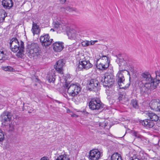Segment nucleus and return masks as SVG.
I'll return each mask as SVG.
<instances>
[{
	"label": "nucleus",
	"instance_id": "nucleus-1",
	"mask_svg": "<svg viewBox=\"0 0 160 160\" xmlns=\"http://www.w3.org/2000/svg\"><path fill=\"white\" fill-rule=\"evenodd\" d=\"M155 73V78H152L148 72L145 71L140 74L138 84L141 94H145L149 90H153L157 88L160 82V72L158 71Z\"/></svg>",
	"mask_w": 160,
	"mask_h": 160
},
{
	"label": "nucleus",
	"instance_id": "nucleus-2",
	"mask_svg": "<svg viewBox=\"0 0 160 160\" xmlns=\"http://www.w3.org/2000/svg\"><path fill=\"white\" fill-rule=\"evenodd\" d=\"M67 77L68 78H66V77L65 78V76H64L63 78H64V81L65 83L64 87L65 88L68 89L67 92L69 95L74 97L80 91L81 88L78 85L73 84H71L69 86L70 83H68L69 82L68 79H70L69 75H67Z\"/></svg>",
	"mask_w": 160,
	"mask_h": 160
},
{
	"label": "nucleus",
	"instance_id": "nucleus-3",
	"mask_svg": "<svg viewBox=\"0 0 160 160\" xmlns=\"http://www.w3.org/2000/svg\"><path fill=\"white\" fill-rule=\"evenodd\" d=\"M77 58L79 62L78 64V68L79 70H87L92 67V64L90 62L87 56L80 54L78 55Z\"/></svg>",
	"mask_w": 160,
	"mask_h": 160
},
{
	"label": "nucleus",
	"instance_id": "nucleus-4",
	"mask_svg": "<svg viewBox=\"0 0 160 160\" xmlns=\"http://www.w3.org/2000/svg\"><path fill=\"white\" fill-rule=\"evenodd\" d=\"M27 51L28 56L33 59H37L41 57V51L37 43H32L29 45Z\"/></svg>",
	"mask_w": 160,
	"mask_h": 160
},
{
	"label": "nucleus",
	"instance_id": "nucleus-5",
	"mask_svg": "<svg viewBox=\"0 0 160 160\" xmlns=\"http://www.w3.org/2000/svg\"><path fill=\"white\" fill-rule=\"evenodd\" d=\"M100 81L103 86L110 87L114 84V76L111 73H105L101 76Z\"/></svg>",
	"mask_w": 160,
	"mask_h": 160
},
{
	"label": "nucleus",
	"instance_id": "nucleus-6",
	"mask_svg": "<svg viewBox=\"0 0 160 160\" xmlns=\"http://www.w3.org/2000/svg\"><path fill=\"white\" fill-rule=\"evenodd\" d=\"M96 67L98 69L104 70L109 67L110 63L109 58L106 56H102L99 59L97 60Z\"/></svg>",
	"mask_w": 160,
	"mask_h": 160
},
{
	"label": "nucleus",
	"instance_id": "nucleus-7",
	"mask_svg": "<svg viewBox=\"0 0 160 160\" xmlns=\"http://www.w3.org/2000/svg\"><path fill=\"white\" fill-rule=\"evenodd\" d=\"M89 108L92 110L99 111L103 108L102 103L98 99H92L89 103Z\"/></svg>",
	"mask_w": 160,
	"mask_h": 160
},
{
	"label": "nucleus",
	"instance_id": "nucleus-8",
	"mask_svg": "<svg viewBox=\"0 0 160 160\" xmlns=\"http://www.w3.org/2000/svg\"><path fill=\"white\" fill-rule=\"evenodd\" d=\"M10 48L11 50L14 52H16L19 50L16 55L18 58H22L24 55L23 50L24 49L23 42L20 41V44H18V45H16L14 47H11Z\"/></svg>",
	"mask_w": 160,
	"mask_h": 160
},
{
	"label": "nucleus",
	"instance_id": "nucleus-9",
	"mask_svg": "<svg viewBox=\"0 0 160 160\" xmlns=\"http://www.w3.org/2000/svg\"><path fill=\"white\" fill-rule=\"evenodd\" d=\"M122 73L121 71H118L116 76L117 80L120 88H125L127 87Z\"/></svg>",
	"mask_w": 160,
	"mask_h": 160
},
{
	"label": "nucleus",
	"instance_id": "nucleus-10",
	"mask_svg": "<svg viewBox=\"0 0 160 160\" xmlns=\"http://www.w3.org/2000/svg\"><path fill=\"white\" fill-rule=\"evenodd\" d=\"M12 117V115L10 112L5 111L1 115L0 118L2 122L6 124L11 120Z\"/></svg>",
	"mask_w": 160,
	"mask_h": 160
},
{
	"label": "nucleus",
	"instance_id": "nucleus-11",
	"mask_svg": "<svg viewBox=\"0 0 160 160\" xmlns=\"http://www.w3.org/2000/svg\"><path fill=\"white\" fill-rule=\"evenodd\" d=\"M40 40L43 46L47 47L50 45L52 42V39L50 38L48 34L40 37Z\"/></svg>",
	"mask_w": 160,
	"mask_h": 160
},
{
	"label": "nucleus",
	"instance_id": "nucleus-12",
	"mask_svg": "<svg viewBox=\"0 0 160 160\" xmlns=\"http://www.w3.org/2000/svg\"><path fill=\"white\" fill-rule=\"evenodd\" d=\"M100 156V152L97 149L90 150L89 152V158L91 160H98Z\"/></svg>",
	"mask_w": 160,
	"mask_h": 160
},
{
	"label": "nucleus",
	"instance_id": "nucleus-13",
	"mask_svg": "<svg viewBox=\"0 0 160 160\" xmlns=\"http://www.w3.org/2000/svg\"><path fill=\"white\" fill-rule=\"evenodd\" d=\"M53 25L55 29L58 32H60L65 28V25L64 23L62 22L56 21L53 23Z\"/></svg>",
	"mask_w": 160,
	"mask_h": 160
},
{
	"label": "nucleus",
	"instance_id": "nucleus-14",
	"mask_svg": "<svg viewBox=\"0 0 160 160\" xmlns=\"http://www.w3.org/2000/svg\"><path fill=\"white\" fill-rule=\"evenodd\" d=\"M118 61L119 62L118 64L119 66V71H121V72H123L124 71H126L128 72V73H129V72L126 70L127 66L126 62L123 59H119Z\"/></svg>",
	"mask_w": 160,
	"mask_h": 160
},
{
	"label": "nucleus",
	"instance_id": "nucleus-15",
	"mask_svg": "<svg viewBox=\"0 0 160 160\" xmlns=\"http://www.w3.org/2000/svg\"><path fill=\"white\" fill-rule=\"evenodd\" d=\"M141 124L147 128H151L154 125L153 122L149 119H146L140 122Z\"/></svg>",
	"mask_w": 160,
	"mask_h": 160
},
{
	"label": "nucleus",
	"instance_id": "nucleus-16",
	"mask_svg": "<svg viewBox=\"0 0 160 160\" xmlns=\"http://www.w3.org/2000/svg\"><path fill=\"white\" fill-rule=\"evenodd\" d=\"M64 60L61 59L58 60L55 66L56 70L60 73H61L62 70V68L64 65Z\"/></svg>",
	"mask_w": 160,
	"mask_h": 160
},
{
	"label": "nucleus",
	"instance_id": "nucleus-17",
	"mask_svg": "<svg viewBox=\"0 0 160 160\" xmlns=\"http://www.w3.org/2000/svg\"><path fill=\"white\" fill-rule=\"evenodd\" d=\"M88 86L90 89H94L98 86L99 83L95 79H91L88 82Z\"/></svg>",
	"mask_w": 160,
	"mask_h": 160
},
{
	"label": "nucleus",
	"instance_id": "nucleus-18",
	"mask_svg": "<svg viewBox=\"0 0 160 160\" xmlns=\"http://www.w3.org/2000/svg\"><path fill=\"white\" fill-rule=\"evenodd\" d=\"M64 46L62 42H56L53 44V49L56 52H60L63 48Z\"/></svg>",
	"mask_w": 160,
	"mask_h": 160
},
{
	"label": "nucleus",
	"instance_id": "nucleus-19",
	"mask_svg": "<svg viewBox=\"0 0 160 160\" xmlns=\"http://www.w3.org/2000/svg\"><path fill=\"white\" fill-rule=\"evenodd\" d=\"M2 4L4 8L8 9H10L13 5L12 0H2Z\"/></svg>",
	"mask_w": 160,
	"mask_h": 160
},
{
	"label": "nucleus",
	"instance_id": "nucleus-20",
	"mask_svg": "<svg viewBox=\"0 0 160 160\" xmlns=\"http://www.w3.org/2000/svg\"><path fill=\"white\" fill-rule=\"evenodd\" d=\"M159 102L156 100H152L149 103V106L152 110L158 111Z\"/></svg>",
	"mask_w": 160,
	"mask_h": 160
},
{
	"label": "nucleus",
	"instance_id": "nucleus-21",
	"mask_svg": "<svg viewBox=\"0 0 160 160\" xmlns=\"http://www.w3.org/2000/svg\"><path fill=\"white\" fill-rule=\"evenodd\" d=\"M31 31L33 35H34L35 34H39L40 30L39 26L36 23L33 22Z\"/></svg>",
	"mask_w": 160,
	"mask_h": 160
},
{
	"label": "nucleus",
	"instance_id": "nucleus-22",
	"mask_svg": "<svg viewBox=\"0 0 160 160\" xmlns=\"http://www.w3.org/2000/svg\"><path fill=\"white\" fill-rule=\"evenodd\" d=\"M67 35L70 39H75L76 38L77 36L76 32L73 29H70L67 32Z\"/></svg>",
	"mask_w": 160,
	"mask_h": 160
},
{
	"label": "nucleus",
	"instance_id": "nucleus-23",
	"mask_svg": "<svg viewBox=\"0 0 160 160\" xmlns=\"http://www.w3.org/2000/svg\"><path fill=\"white\" fill-rule=\"evenodd\" d=\"M147 115L149 118V119L153 122L157 121L158 120V116L155 113L148 112L147 113Z\"/></svg>",
	"mask_w": 160,
	"mask_h": 160
},
{
	"label": "nucleus",
	"instance_id": "nucleus-24",
	"mask_svg": "<svg viewBox=\"0 0 160 160\" xmlns=\"http://www.w3.org/2000/svg\"><path fill=\"white\" fill-rule=\"evenodd\" d=\"M55 75L54 72L52 71L49 72L47 76V79L48 82L50 83L54 82L55 79Z\"/></svg>",
	"mask_w": 160,
	"mask_h": 160
},
{
	"label": "nucleus",
	"instance_id": "nucleus-25",
	"mask_svg": "<svg viewBox=\"0 0 160 160\" xmlns=\"http://www.w3.org/2000/svg\"><path fill=\"white\" fill-rule=\"evenodd\" d=\"M19 42L17 39L16 38H12L10 41L9 42L10 47H14L16 45H18Z\"/></svg>",
	"mask_w": 160,
	"mask_h": 160
},
{
	"label": "nucleus",
	"instance_id": "nucleus-26",
	"mask_svg": "<svg viewBox=\"0 0 160 160\" xmlns=\"http://www.w3.org/2000/svg\"><path fill=\"white\" fill-rule=\"evenodd\" d=\"M111 160H122L121 156L118 153H114L111 156Z\"/></svg>",
	"mask_w": 160,
	"mask_h": 160
},
{
	"label": "nucleus",
	"instance_id": "nucleus-27",
	"mask_svg": "<svg viewBox=\"0 0 160 160\" xmlns=\"http://www.w3.org/2000/svg\"><path fill=\"white\" fill-rule=\"evenodd\" d=\"M56 160H70L68 155L66 154L61 155L58 157Z\"/></svg>",
	"mask_w": 160,
	"mask_h": 160
},
{
	"label": "nucleus",
	"instance_id": "nucleus-28",
	"mask_svg": "<svg viewBox=\"0 0 160 160\" xmlns=\"http://www.w3.org/2000/svg\"><path fill=\"white\" fill-rule=\"evenodd\" d=\"M7 16V14L4 10L0 11V22H3L5 18Z\"/></svg>",
	"mask_w": 160,
	"mask_h": 160
},
{
	"label": "nucleus",
	"instance_id": "nucleus-29",
	"mask_svg": "<svg viewBox=\"0 0 160 160\" xmlns=\"http://www.w3.org/2000/svg\"><path fill=\"white\" fill-rule=\"evenodd\" d=\"M1 68L5 71L9 72H13L14 70L13 68L10 66H2Z\"/></svg>",
	"mask_w": 160,
	"mask_h": 160
},
{
	"label": "nucleus",
	"instance_id": "nucleus-30",
	"mask_svg": "<svg viewBox=\"0 0 160 160\" xmlns=\"http://www.w3.org/2000/svg\"><path fill=\"white\" fill-rule=\"evenodd\" d=\"M6 52L4 49H0V60H3L5 58Z\"/></svg>",
	"mask_w": 160,
	"mask_h": 160
},
{
	"label": "nucleus",
	"instance_id": "nucleus-31",
	"mask_svg": "<svg viewBox=\"0 0 160 160\" xmlns=\"http://www.w3.org/2000/svg\"><path fill=\"white\" fill-rule=\"evenodd\" d=\"M61 9H65V10H67L68 11H69V12H72L73 11L74 12H76L77 11V9L76 8L71 7L70 6H68L65 8H62Z\"/></svg>",
	"mask_w": 160,
	"mask_h": 160
},
{
	"label": "nucleus",
	"instance_id": "nucleus-32",
	"mask_svg": "<svg viewBox=\"0 0 160 160\" xmlns=\"http://www.w3.org/2000/svg\"><path fill=\"white\" fill-rule=\"evenodd\" d=\"M131 104L133 107L136 109L138 108V105L137 101L136 100H132L131 101Z\"/></svg>",
	"mask_w": 160,
	"mask_h": 160
},
{
	"label": "nucleus",
	"instance_id": "nucleus-33",
	"mask_svg": "<svg viewBox=\"0 0 160 160\" xmlns=\"http://www.w3.org/2000/svg\"><path fill=\"white\" fill-rule=\"evenodd\" d=\"M133 135L135 137L140 138L141 140L143 141L144 139V138L143 136L140 135L136 132H134L133 133Z\"/></svg>",
	"mask_w": 160,
	"mask_h": 160
},
{
	"label": "nucleus",
	"instance_id": "nucleus-34",
	"mask_svg": "<svg viewBox=\"0 0 160 160\" xmlns=\"http://www.w3.org/2000/svg\"><path fill=\"white\" fill-rule=\"evenodd\" d=\"M4 138V133L0 128V142L3 141Z\"/></svg>",
	"mask_w": 160,
	"mask_h": 160
},
{
	"label": "nucleus",
	"instance_id": "nucleus-35",
	"mask_svg": "<svg viewBox=\"0 0 160 160\" xmlns=\"http://www.w3.org/2000/svg\"><path fill=\"white\" fill-rule=\"evenodd\" d=\"M9 127L10 130L11 131L13 130L15 128L14 123H12V122H11L9 124Z\"/></svg>",
	"mask_w": 160,
	"mask_h": 160
},
{
	"label": "nucleus",
	"instance_id": "nucleus-36",
	"mask_svg": "<svg viewBox=\"0 0 160 160\" xmlns=\"http://www.w3.org/2000/svg\"><path fill=\"white\" fill-rule=\"evenodd\" d=\"M88 41H85L82 42V45L84 47H87L88 46Z\"/></svg>",
	"mask_w": 160,
	"mask_h": 160
},
{
	"label": "nucleus",
	"instance_id": "nucleus-37",
	"mask_svg": "<svg viewBox=\"0 0 160 160\" xmlns=\"http://www.w3.org/2000/svg\"><path fill=\"white\" fill-rule=\"evenodd\" d=\"M97 40L88 41V46L93 45L95 42H97Z\"/></svg>",
	"mask_w": 160,
	"mask_h": 160
},
{
	"label": "nucleus",
	"instance_id": "nucleus-38",
	"mask_svg": "<svg viewBox=\"0 0 160 160\" xmlns=\"http://www.w3.org/2000/svg\"><path fill=\"white\" fill-rule=\"evenodd\" d=\"M66 1V0H59L60 3L62 4H64Z\"/></svg>",
	"mask_w": 160,
	"mask_h": 160
},
{
	"label": "nucleus",
	"instance_id": "nucleus-39",
	"mask_svg": "<svg viewBox=\"0 0 160 160\" xmlns=\"http://www.w3.org/2000/svg\"><path fill=\"white\" fill-rule=\"evenodd\" d=\"M40 160H48V158L46 157H44L42 158Z\"/></svg>",
	"mask_w": 160,
	"mask_h": 160
},
{
	"label": "nucleus",
	"instance_id": "nucleus-40",
	"mask_svg": "<svg viewBox=\"0 0 160 160\" xmlns=\"http://www.w3.org/2000/svg\"><path fill=\"white\" fill-rule=\"evenodd\" d=\"M132 160H142V158H140V159H139L138 158H134V159H133Z\"/></svg>",
	"mask_w": 160,
	"mask_h": 160
},
{
	"label": "nucleus",
	"instance_id": "nucleus-41",
	"mask_svg": "<svg viewBox=\"0 0 160 160\" xmlns=\"http://www.w3.org/2000/svg\"><path fill=\"white\" fill-rule=\"evenodd\" d=\"M159 106H158V108H159L158 109L159 110H158V111H160V101H159Z\"/></svg>",
	"mask_w": 160,
	"mask_h": 160
},
{
	"label": "nucleus",
	"instance_id": "nucleus-42",
	"mask_svg": "<svg viewBox=\"0 0 160 160\" xmlns=\"http://www.w3.org/2000/svg\"><path fill=\"white\" fill-rule=\"evenodd\" d=\"M54 30V29L52 28L50 29V31H52L53 32H54L55 31V30Z\"/></svg>",
	"mask_w": 160,
	"mask_h": 160
},
{
	"label": "nucleus",
	"instance_id": "nucleus-43",
	"mask_svg": "<svg viewBox=\"0 0 160 160\" xmlns=\"http://www.w3.org/2000/svg\"><path fill=\"white\" fill-rule=\"evenodd\" d=\"M71 48V47H69V49H70Z\"/></svg>",
	"mask_w": 160,
	"mask_h": 160
}]
</instances>
